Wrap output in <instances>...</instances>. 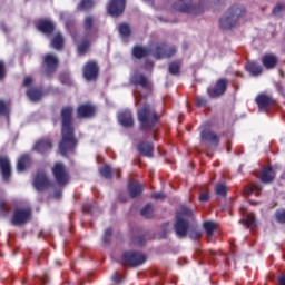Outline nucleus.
<instances>
[{"label":"nucleus","mask_w":285,"mask_h":285,"mask_svg":"<svg viewBox=\"0 0 285 285\" xmlns=\"http://www.w3.org/2000/svg\"><path fill=\"white\" fill-rule=\"evenodd\" d=\"M72 106H65L60 110L61 121V140L59 142V151L62 157H68V153H73L79 146V140L75 136V118Z\"/></svg>","instance_id":"f257e3e1"},{"label":"nucleus","mask_w":285,"mask_h":285,"mask_svg":"<svg viewBox=\"0 0 285 285\" xmlns=\"http://www.w3.org/2000/svg\"><path fill=\"white\" fill-rule=\"evenodd\" d=\"M137 119L139 122L140 132H151L154 139L157 135L156 126L159 124L161 116L157 112V109L153 105L145 102L142 107L137 110Z\"/></svg>","instance_id":"f03ea898"},{"label":"nucleus","mask_w":285,"mask_h":285,"mask_svg":"<svg viewBox=\"0 0 285 285\" xmlns=\"http://www.w3.org/2000/svg\"><path fill=\"white\" fill-rule=\"evenodd\" d=\"M246 14V9L239 4L232 6L223 18L219 19L222 30H233L239 19Z\"/></svg>","instance_id":"7ed1b4c3"},{"label":"nucleus","mask_w":285,"mask_h":285,"mask_svg":"<svg viewBox=\"0 0 285 285\" xmlns=\"http://www.w3.org/2000/svg\"><path fill=\"white\" fill-rule=\"evenodd\" d=\"M190 217H193V210L186 206H183L176 213L174 230L177 237L184 238L186 235H188V229L190 228V223H188V219H190Z\"/></svg>","instance_id":"20e7f679"},{"label":"nucleus","mask_w":285,"mask_h":285,"mask_svg":"<svg viewBox=\"0 0 285 285\" xmlns=\"http://www.w3.org/2000/svg\"><path fill=\"white\" fill-rule=\"evenodd\" d=\"M146 254H141L137 250H127L121 255V265L130 266V268H137L138 266H144L146 264Z\"/></svg>","instance_id":"39448f33"},{"label":"nucleus","mask_w":285,"mask_h":285,"mask_svg":"<svg viewBox=\"0 0 285 285\" xmlns=\"http://www.w3.org/2000/svg\"><path fill=\"white\" fill-rule=\"evenodd\" d=\"M204 6H206V0H199L198 6H194L193 0H179L174 4V9L187 14H202Z\"/></svg>","instance_id":"423d86ee"},{"label":"nucleus","mask_w":285,"mask_h":285,"mask_svg":"<svg viewBox=\"0 0 285 285\" xmlns=\"http://www.w3.org/2000/svg\"><path fill=\"white\" fill-rule=\"evenodd\" d=\"M255 104L258 106V110L261 112H268L271 108H275V106H277V99H275L273 95L261 92L256 96Z\"/></svg>","instance_id":"0eeeda50"},{"label":"nucleus","mask_w":285,"mask_h":285,"mask_svg":"<svg viewBox=\"0 0 285 285\" xmlns=\"http://www.w3.org/2000/svg\"><path fill=\"white\" fill-rule=\"evenodd\" d=\"M51 171L58 186H66L68 181H70V174H68V169H66L63 163H56L51 168Z\"/></svg>","instance_id":"6e6552de"},{"label":"nucleus","mask_w":285,"mask_h":285,"mask_svg":"<svg viewBox=\"0 0 285 285\" xmlns=\"http://www.w3.org/2000/svg\"><path fill=\"white\" fill-rule=\"evenodd\" d=\"M228 79L227 78H219L214 87L207 88V95L210 99H219L223 95H226V90H228Z\"/></svg>","instance_id":"1a4fd4ad"},{"label":"nucleus","mask_w":285,"mask_h":285,"mask_svg":"<svg viewBox=\"0 0 285 285\" xmlns=\"http://www.w3.org/2000/svg\"><path fill=\"white\" fill-rule=\"evenodd\" d=\"M32 219V209L30 208H17L11 217L12 226H23Z\"/></svg>","instance_id":"9d476101"},{"label":"nucleus","mask_w":285,"mask_h":285,"mask_svg":"<svg viewBox=\"0 0 285 285\" xmlns=\"http://www.w3.org/2000/svg\"><path fill=\"white\" fill-rule=\"evenodd\" d=\"M151 55L155 59H170V57H175V55H177V47L160 43L154 48Z\"/></svg>","instance_id":"9b49d317"},{"label":"nucleus","mask_w":285,"mask_h":285,"mask_svg":"<svg viewBox=\"0 0 285 285\" xmlns=\"http://www.w3.org/2000/svg\"><path fill=\"white\" fill-rule=\"evenodd\" d=\"M42 68L45 70L46 77H52L59 68V58L53 53H47L42 58Z\"/></svg>","instance_id":"f8f14e48"},{"label":"nucleus","mask_w":285,"mask_h":285,"mask_svg":"<svg viewBox=\"0 0 285 285\" xmlns=\"http://www.w3.org/2000/svg\"><path fill=\"white\" fill-rule=\"evenodd\" d=\"M33 186L38 193H43V190L52 188V183L46 175V171L38 170L33 177Z\"/></svg>","instance_id":"ddd939ff"},{"label":"nucleus","mask_w":285,"mask_h":285,"mask_svg":"<svg viewBox=\"0 0 285 285\" xmlns=\"http://www.w3.org/2000/svg\"><path fill=\"white\" fill-rule=\"evenodd\" d=\"M97 115V107L90 102L79 105L77 108L78 119H92Z\"/></svg>","instance_id":"4468645a"},{"label":"nucleus","mask_w":285,"mask_h":285,"mask_svg":"<svg viewBox=\"0 0 285 285\" xmlns=\"http://www.w3.org/2000/svg\"><path fill=\"white\" fill-rule=\"evenodd\" d=\"M126 10V0H111L107 6L110 17H121Z\"/></svg>","instance_id":"2eb2a0df"},{"label":"nucleus","mask_w":285,"mask_h":285,"mask_svg":"<svg viewBox=\"0 0 285 285\" xmlns=\"http://www.w3.org/2000/svg\"><path fill=\"white\" fill-rule=\"evenodd\" d=\"M35 27L38 30V32H41L42 35H53L56 30L55 22L50 19H39L35 22Z\"/></svg>","instance_id":"dca6fc26"},{"label":"nucleus","mask_w":285,"mask_h":285,"mask_svg":"<svg viewBox=\"0 0 285 285\" xmlns=\"http://www.w3.org/2000/svg\"><path fill=\"white\" fill-rule=\"evenodd\" d=\"M83 77L86 81H97L99 77V65L95 61H88L83 67Z\"/></svg>","instance_id":"f3484780"},{"label":"nucleus","mask_w":285,"mask_h":285,"mask_svg":"<svg viewBox=\"0 0 285 285\" xmlns=\"http://www.w3.org/2000/svg\"><path fill=\"white\" fill-rule=\"evenodd\" d=\"M82 27L88 37H92L99 32V26H97V18H95V16H86L82 22Z\"/></svg>","instance_id":"a211bd4d"},{"label":"nucleus","mask_w":285,"mask_h":285,"mask_svg":"<svg viewBox=\"0 0 285 285\" xmlns=\"http://www.w3.org/2000/svg\"><path fill=\"white\" fill-rule=\"evenodd\" d=\"M200 141L217 148V146H219V136L210 129H205L200 132Z\"/></svg>","instance_id":"6ab92c4d"},{"label":"nucleus","mask_w":285,"mask_h":285,"mask_svg":"<svg viewBox=\"0 0 285 285\" xmlns=\"http://www.w3.org/2000/svg\"><path fill=\"white\" fill-rule=\"evenodd\" d=\"M0 173L3 181H10L12 177V166L10 165V158H8V156H0Z\"/></svg>","instance_id":"aec40b11"},{"label":"nucleus","mask_w":285,"mask_h":285,"mask_svg":"<svg viewBox=\"0 0 285 285\" xmlns=\"http://www.w3.org/2000/svg\"><path fill=\"white\" fill-rule=\"evenodd\" d=\"M33 150H36V153H39L40 155H48V153L52 150V140L50 138L39 139L35 144Z\"/></svg>","instance_id":"412c9836"},{"label":"nucleus","mask_w":285,"mask_h":285,"mask_svg":"<svg viewBox=\"0 0 285 285\" xmlns=\"http://www.w3.org/2000/svg\"><path fill=\"white\" fill-rule=\"evenodd\" d=\"M261 61L266 70H274V68H277V63H279V58L275 53H266L262 57Z\"/></svg>","instance_id":"4be33fe9"},{"label":"nucleus","mask_w":285,"mask_h":285,"mask_svg":"<svg viewBox=\"0 0 285 285\" xmlns=\"http://www.w3.org/2000/svg\"><path fill=\"white\" fill-rule=\"evenodd\" d=\"M118 121L124 128H132L135 126V118L132 117V111L125 110L118 115Z\"/></svg>","instance_id":"5701e85b"},{"label":"nucleus","mask_w":285,"mask_h":285,"mask_svg":"<svg viewBox=\"0 0 285 285\" xmlns=\"http://www.w3.org/2000/svg\"><path fill=\"white\" fill-rule=\"evenodd\" d=\"M127 190L131 199H137V197H141V193H144V185L139 184V181L130 180Z\"/></svg>","instance_id":"b1692460"},{"label":"nucleus","mask_w":285,"mask_h":285,"mask_svg":"<svg viewBox=\"0 0 285 285\" xmlns=\"http://www.w3.org/2000/svg\"><path fill=\"white\" fill-rule=\"evenodd\" d=\"M276 175L277 173H275L273 166H267L263 168L259 179L263 184H273V181H275Z\"/></svg>","instance_id":"393cba45"},{"label":"nucleus","mask_w":285,"mask_h":285,"mask_svg":"<svg viewBox=\"0 0 285 285\" xmlns=\"http://www.w3.org/2000/svg\"><path fill=\"white\" fill-rule=\"evenodd\" d=\"M137 150L142 155V157H153V153H155V145L142 140L137 145Z\"/></svg>","instance_id":"a878e982"},{"label":"nucleus","mask_w":285,"mask_h":285,"mask_svg":"<svg viewBox=\"0 0 285 285\" xmlns=\"http://www.w3.org/2000/svg\"><path fill=\"white\" fill-rule=\"evenodd\" d=\"M245 70L252 75V77H259L264 72V68L261 67L259 62L255 60H248L245 63Z\"/></svg>","instance_id":"bb28decb"},{"label":"nucleus","mask_w":285,"mask_h":285,"mask_svg":"<svg viewBox=\"0 0 285 285\" xmlns=\"http://www.w3.org/2000/svg\"><path fill=\"white\" fill-rule=\"evenodd\" d=\"M32 166V158L30 157V154H24L20 156L17 163V170L18 173H23L28 170Z\"/></svg>","instance_id":"cd10ccee"},{"label":"nucleus","mask_w":285,"mask_h":285,"mask_svg":"<svg viewBox=\"0 0 285 285\" xmlns=\"http://www.w3.org/2000/svg\"><path fill=\"white\" fill-rule=\"evenodd\" d=\"M26 95L30 101H41L43 98V89H41V87H31L26 91Z\"/></svg>","instance_id":"c85d7f7f"},{"label":"nucleus","mask_w":285,"mask_h":285,"mask_svg":"<svg viewBox=\"0 0 285 285\" xmlns=\"http://www.w3.org/2000/svg\"><path fill=\"white\" fill-rule=\"evenodd\" d=\"M131 86H141V88H149L148 78L144 73H134L130 78Z\"/></svg>","instance_id":"c756f323"},{"label":"nucleus","mask_w":285,"mask_h":285,"mask_svg":"<svg viewBox=\"0 0 285 285\" xmlns=\"http://www.w3.org/2000/svg\"><path fill=\"white\" fill-rule=\"evenodd\" d=\"M65 46L66 39L63 38V35H61V32L56 33L51 39V47L53 48V50L61 51L63 50Z\"/></svg>","instance_id":"7c9ffc66"},{"label":"nucleus","mask_w":285,"mask_h":285,"mask_svg":"<svg viewBox=\"0 0 285 285\" xmlns=\"http://www.w3.org/2000/svg\"><path fill=\"white\" fill-rule=\"evenodd\" d=\"M150 55V49L144 48L141 46H135L132 48V57L136 59H144V57H148Z\"/></svg>","instance_id":"2f4dec72"},{"label":"nucleus","mask_w":285,"mask_h":285,"mask_svg":"<svg viewBox=\"0 0 285 285\" xmlns=\"http://www.w3.org/2000/svg\"><path fill=\"white\" fill-rule=\"evenodd\" d=\"M95 8V0H81L77 6L78 12H90Z\"/></svg>","instance_id":"473e14b6"},{"label":"nucleus","mask_w":285,"mask_h":285,"mask_svg":"<svg viewBox=\"0 0 285 285\" xmlns=\"http://www.w3.org/2000/svg\"><path fill=\"white\" fill-rule=\"evenodd\" d=\"M141 217H145V219H153L155 217V207H153V204L148 203L145 205V207L140 210Z\"/></svg>","instance_id":"72a5a7b5"},{"label":"nucleus","mask_w":285,"mask_h":285,"mask_svg":"<svg viewBox=\"0 0 285 285\" xmlns=\"http://www.w3.org/2000/svg\"><path fill=\"white\" fill-rule=\"evenodd\" d=\"M168 71L170 75L177 76L181 72V61L175 60L169 63Z\"/></svg>","instance_id":"f704fd0d"},{"label":"nucleus","mask_w":285,"mask_h":285,"mask_svg":"<svg viewBox=\"0 0 285 285\" xmlns=\"http://www.w3.org/2000/svg\"><path fill=\"white\" fill-rule=\"evenodd\" d=\"M203 228L206 232V235L208 237H213V233H215L216 228H217V223L213 222V220H207L203 224Z\"/></svg>","instance_id":"c9c22d12"},{"label":"nucleus","mask_w":285,"mask_h":285,"mask_svg":"<svg viewBox=\"0 0 285 285\" xmlns=\"http://www.w3.org/2000/svg\"><path fill=\"white\" fill-rule=\"evenodd\" d=\"M78 55L80 57H85V55L90 50V42L88 39H83L79 45H78Z\"/></svg>","instance_id":"e433bc0d"},{"label":"nucleus","mask_w":285,"mask_h":285,"mask_svg":"<svg viewBox=\"0 0 285 285\" xmlns=\"http://www.w3.org/2000/svg\"><path fill=\"white\" fill-rule=\"evenodd\" d=\"M258 193H262V185H259L257 183L246 186L244 189L245 195H253V194L257 195Z\"/></svg>","instance_id":"4c0bfd02"},{"label":"nucleus","mask_w":285,"mask_h":285,"mask_svg":"<svg viewBox=\"0 0 285 285\" xmlns=\"http://www.w3.org/2000/svg\"><path fill=\"white\" fill-rule=\"evenodd\" d=\"M99 173L105 179H112V167L110 165H104L100 167Z\"/></svg>","instance_id":"58836bf2"},{"label":"nucleus","mask_w":285,"mask_h":285,"mask_svg":"<svg viewBox=\"0 0 285 285\" xmlns=\"http://www.w3.org/2000/svg\"><path fill=\"white\" fill-rule=\"evenodd\" d=\"M119 33L121 37L128 38L132 33L130 26L128 23H120L118 27Z\"/></svg>","instance_id":"ea45409f"},{"label":"nucleus","mask_w":285,"mask_h":285,"mask_svg":"<svg viewBox=\"0 0 285 285\" xmlns=\"http://www.w3.org/2000/svg\"><path fill=\"white\" fill-rule=\"evenodd\" d=\"M215 194L218 195V197L226 198V195H228V187L219 183L215 187Z\"/></svg>","instance_id":"a19ab883"},{"label":"nucleus","mask_w":285,"mask_h":285,"mask_svg":"<svg viewBox=\"0 0 285 285\" xmlns=\"http://www.w3.org/2000/svg\"><path fill=\"white\" fill-rule=\"evenodd\" d=\"M274 219L277 224H283L285 225V208L277 209L274 213Z\"/></svg>","instance_id":"79ce46f5"},{"label":"nucleus","mask_w":285,"mask_h":285,"mask_svg":"<svg viewBox=\"0 0 285 285\" xmlns=\"http://www.w3.org/2000/svg\"><path fill=\"white\" fill-rule=\"evenodd\" d=\"M132 244L135 246H145L146 245V236L145 235L134 236Z\"/></svg>","instance_id":"37998d69"},{"label":"nucleus","mask_w":285,"mask_h":285,"mask_svg":"<svg viewBox=\"0 0 285 285\" xmlns=\"http://www.w3.org/2000/svg\"><path fill=\"white\" fill-rule=\"evenodd\" d=\"M208 104V99L204 96H197L195 99V106L197 108H204Z\"/></svg>","instance_id":"c03bdc74"},{"label":"nucleus","mask_w":285,"mask_h":285,"mask_svg":"<svg viewBox=\"0 0 285 285\" xmlns=\"http://www.w3.org/2000/svg\"><path fill=\"white\" fill-rule=\"evenodd\" d=\"M59 80L62 86H72V79H70L68 73H61Z\"/></svg>","instance_id":"a18cd8bd"},{"label":"nucleus","mask_w":285,"mask_h":285,"mask_svg":"<svg viewBox=\"0 0 285 285\" xmlns=\"http://www.w3.org/2000/svg\"><path fill=\"white\" fill-rule=\"evenodd\" d=\"M8 213H10V205L6 200H0V214L6 216Z\"/></svg>","instance_id":"49530a36"},{"label":"nucleus","mask_w":285,"mask_h":285,"mask_svg":"<svg viewBox=\"0 0 285 285\" xmlns=\"http://www.w3.org/2000/svg\"><path fill=\"white\" fill-rule=\"evenodd\" d=\"M104 243L110 244L112 242V228H107L104 234Z\"/></svg>","instance_id":"de8ad7c7"},{"label":"nucleus","mask_w":285,"mask_h":285,"mask_svg":"<svg viewBox=\"0 0 285 285\" xmlns=\"http://www.w3.org/2000/svg\"><path fill=\"white\" fill-rule=\"evenodd\" d=\"M0 115L3 117H7V115H10V109L8 108V105H6V101L0 100Z\"/></svg>","instance_id":"09e8293b"},{"label":"nucleus","mask_w":285,"mask_h":285,"mask_svg":"<svg viewBox=\"0 0 285 285\" xmlns=\"http://www.w3.org/2000/svg\"><path fill=\"white\" fill-rule=\"evenodd\" d=\"M199 202L206 203L210 199V194L208 191L202 193L198 197Z\"/></svg>","instance_id":"8fccbe9b"},{"label":"nucleus","mask_w":285,"mask_h":285,"mask_svg":"<svg viewBox=\"0 0 285 285\" xmlns=\"http://www.w3.org/2000/svg\"><path fill=\"white\" fill-rule=\"evenodd\" d=\"M6 79V63L0 61V81Z\"/></svg>","instance_id":"3c124183"},{"label":"nucleus","mask_w":285,"mask_h":285,"mask_svg":"<svg viewBox=\"0 0 285 285\" xmlns=\"http://www.w3.org/2000/svg\"><path fill=\"white\" fill-rule=\"evenodd\" d=\"M189 237L190 239H199V237H202V233L199 230H190L189 233Z\"/></svg>","instance_id":"603ef678"},{"label":"nucleus","mask_w":285,"mask_h":285,"mask_svg":"<svg viewBox=\"0 0 285 285\" xmlns=\"http://www.w3.org/2000/svg\"><path fill=\"white\" fill-rule=\"evenodd\" d=\"M282 10H285V4L284 3H278L276 7L273 9L272 13L277 14L278 12H282Z\"/></svg>","instance_id":"864d4df0"},{"label":"nucleus","mask_w":285,"mask_h":285,"mask_svg":"<svg viewBox=\"0 0 285 285\" xmlns=\"http://www.w3.org/2000/svg\"><path fill=\"white\" fill-rule=\"evenodd\" d=\"M151 199H166V194L161 191L154 193L151 194Z\"/></svg>","instance_id":"5fc2aeb1"},{"label":"nucleus","mask_w":285,"mask_h":285,"mask_svg":"<svg viewBox=\"0 0 285 285\" xmlns=\"http://www.w3.org/2000/svg\"><path fill=\"white\" fill-rule=\"evenodd\" d=\"M32 86V78L31 77H26L23 80V87L24 88H30Z\"/></svg>","instance_id":"6e6d98bb"},{"label":"nucleus","mask_w":285,"mask_h":285,"mask_svg":"<svg viewBox=\"0 0 285 285\" xmlns=\"http://www.w3.org/2000/svg\"><path fill=\"white\" fill-rule=\"evenodd\" d=\"M245 224L247 226H255V218L248 216L246 219H245Z\"/></svg>","instance_id":"4d7b16f0"},{"label":"nucleus","mask_w":285,"mask_h":285,"mask_svg":"<svg viewBox=\"0 0 285 285\" xmlns=\"http://www.w3.org/2000/svg\"><path fill=\"white\" fill-rule=\"evenodd\" d=\"M278 284L285 285V273H282L281 276L278 277Z\"/></svg>","instance_id":"13d9d810"},{"label":"nucleus","mask_w":285,"mask_h":285,"mask_svg":"<svg viewBox=\"0 0 285 285\" xmlns=\"http://www.w3.org/2000/svg\"><path fill=\"white\" fill-rule=\"evenodd\" d=\"M118 199L121 204H126L128 202V198L124 195H120Z\"/></svg>","instance_id":"bf43d9fd"},{"label":"nucleus","mask_w":285,"mask_h":285,"mask_svg":"<svg viewBox=\"0 0 285 285\" xmlns=\"http://www.w3.org/2000/svg\"><path fill=\"white\" fill-rule=\"evenodd\" d=\"M112 279H114V282H116V284H119V274L116 273V274L112 276Z\"/></svg>","instance_id":"052dcab7"},{"label":"nucleus","mask_w":285,"mask_h":285,"mask_svg":"<svg viewBox=\"0 0 285 285\" xmlns=\"http://www.w3.org/2000/svg\"><path fill=\"white\" fill-rule=\"evenodd\" d=\"M55 199H61V191H56L53 194Z\"/></svg>","instance_id":"680f3d73"},{"label":"nucleus","mask_w":285,"mask_h":285,"mask_svg":"<svg viewBox=\"0 0 285 285\" xmlns=\"http://www.w3.org/2000/svg\"><path fill=\"white\" fill-rule=\"evenodd\" d=\"M233 150V147L230 146V141L227 144V153H230Z\"/></svg>","instance_id":"e2e57ef3"},{"label":"nucleus","mask_w":285,"mask_h":285,"mask_svg":"<svg viewBox=\"0 0 285 285\" xmlns=\"http://www.w3.org/2000/svg\"><path fill=\"white\" fill-rule=\"evenodd\" d=\"M116 176H117V178L119 179V177L121 176V170L117 169V170H116Z\"/></svg>","instance_id":"0e129e2a"},{"label":"nucleus","mask_w":285,"mask_h":285,"mask_svg":"<svg viewBox=\"0 0 285 285\" xmlns=\"http://www.w3.org/2000/svg\"><path fill=\"white\" fill-rule=\"evenodd\" d=\"M144 1H153V0H144Z\"/></svg>","instance_id":"69168bd1"},{"label":"nucleus","mask_w":285,"mask_h":285,"mask_svg":"<svg viewBox=\"0 0 285 285\" xmlns=\"http://www.w3.org/2000/svg\"><path fill=\"white\" fill-rule=\"evenodd\" d=\"M24 1H28V0H24Z\"/></svg>","instance_id":"338daca9"}]
</instances>
